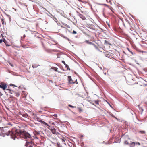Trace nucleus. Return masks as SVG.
Segmentation results:
<instances>
[{
	"label": "nucleus",
	"instance_id": "1",
	"mask_svg": "<svg viewBox=\"0 0 147 147\" xmlns=\"http://www.w3.org/2000/svg\"><path fill=\"white\" fill-rule=\"evenodd\" d=\"M5 134L7 136L10 135L11 138L14 140H15V138L18 139V136L26 139L30 138L31 137L30 135L26 131L19 129H14L11 131L9 130L8 132H5Z\"/></svg>",
	"mask_w": 147,
	"mask_h": 147
},
{
	"label": "nucleus",
	"instance_id": "2",
	"mask_svg": "<svg viewBox=\"0 0 147 147\" xmlns=\"http://www.w3.org/2000/svg\"><path fill=\"white\" fill-rule=\"evenodd\" d=\"M67 80L68 84H69L74 83H76V84H77L78 83L77 79L74 80L72 78L71 76H68Z\"/></svg>",
	"mask_w": 147,
	"mask_h": 147
},
{
	"label": "nucleus",
	"instance_id": "3",
	"mask_svg": "<svg viewBox=\"0 0 147 147\" xmlns=\"http://www.w3.org/2000/svg\"><path fill=\"white\" fill-rule=\"evenodd\" d=\"M124 144H125L129 145L130 147H135L136 143L134 142L131 141L129 142L125 140L124 142Z\"/></svg>",
	"mask_w": 147,
	"mask_h": 147
},
{
	"label": "nucleus",
	"instance_id": "4",
	"mask_svg": "<svg viewBox=\"0 0 147 147\" xmlns=\"http://www.w3.org/2000/svg\"><path fill=\"white\" fill-rule=\"evenodd\" d=\"M48 126L49 127L48 128L51 130L53 134L56 135H59L60 134L59 132L56 131V129L54 128H51L49 125Z\"/></svg>",
	"mask_w": 147,
	"mask_h": 147
},
{
	"label": "nucleus",
	"instance_id": "5",
	"mask_svg": "<svg viewBox=\"0 0 147 147\" xmlns=\"http://www.w3.org/2000/svg\"><path fill=\"white\" fill-rule=\"evenodd\" d=\"M7 87V84L3 82H1L0 83V88H1L3 90H5L6 89Z\"/></svg>",
	"mask_w": 147,
	"mask_h": 147
},
{
	"label": "nucleus",
	"instance_id": "6",
	"mask_svg": "<svg viewBox=\"0 0 147 147\" xmlns=\"http://www.w3.org/2000/svg\"><path fill=\"white\" fill-rule=\"evenodd\" d=\"M36 118L37 120L38 121L40 122L41 123H42L43 124L45 125H46L47 126H49V125L45 121H42L40 118L38 117H36Z\"/></svg>",
	"mask_w": 147,
	"mask_h": 147
},
{
	"label": "nucleus",
	"instance_id": "7",
	"mask_svg": "<svg viewBox=\"0 0 147 147\" xmlns=\"http://www.w3.org/2000/svg\"><path fill=\"white\" fill-rule=\"evenodd\" d=\"M25 146H26L27 147H31L32 146V144L31 142H27Z\"/></svg>",
	"mask_w": 147,
	"mask_h": 147
},
{
	"label": "nucleus",
	"instance_id": "8",
	"mask_svg": "<svg viewBox=\"0 0 147 147\" xmlns=\"http://www.w3.org/2000/svg\"><path fill=\"white\" fill-rule=\"evenodd\" d=\"M105 5L107 7H108L109 9H110L111 10V11H112V12L113 13H114V9H113V8L111 6H109V5H107V4H105Z\"/></svg>",
	"mask_w": 147,
	"mask_h": 147
},
{
	"label": "nucleus",
	"instance_id": "9",
	"mask_svg": "<svg viewBox=\"0 0 147 147\" xmlns=\"http://www.w3.org/2000/svg\"><path fill=\"white\" fill-rule=\"evenodd\" d=\"M79 15L80 17L81 18H82L83 20H84L86 19V18L85 16H83V15H82L81 14H79Z\"/></svg>",
	"mask_w": 147,
	"mask_h": 147
},
{
	"label": "nucleus",
	"instance_id": "10",
	"mask_svg": "<svg viewBox=\"0 0 147 147\" xmlns=\"http://www.w3.org/2000/svg\"><path fill=\"white\" fill-rule=\"evenodd\" d=\"M51 68L56 71L58 72L59 73H60L58 71V68L54 67H51Z\"/></svg>",
	"mask_w": 147,
	"mask_h": 147
},
{
	"label": "nucleus",
	"instance_id": "11",
	"mask_svg": "<svg viewBox=\"0 0 147 147\" xmlns=\"http://www.w3.org/2000/svg\"><path fill=\"white\" fill-rule=\"evenodd\" d=\"M7 90L8 91V92L11 94L14 93V91L13 90H11L9 89H7L6 90Z\"/></svg>",
	"mask_w": 147,
	"mask_h": 147
},
{
	"label": "nucleus",
	"instance_id": "12",
	"mask_svg": "<svg viewBox=\"0 0 147 147\" xmlns=\"http://www.w3.org/2000/svg\"><path fill=\"white\" fill-rule=\"evenodd\" d=\"M14 93L15 94L16 96L17 97L19 96L20 95V93L18 92H14Z\"/></svg>",
	"mask_w": 147,
	"mask_h": 147
},
{
	"label": "nucleus",
	"instance_id": "13",
	"mask_svg": "<svg viewBox=\"0 0 147 147\" xmlns=\"http://www.w3.org/2000/svg\"><path fill=\"white\" fill-rule=\"evenodd\" d=\"M22 116L24 117L28 118V116L27 114H24L22 115Z\"/></svg>",
	"mask_w": 147,
	"mask_h": 147
},
{
	"label": "nucleus",
	"instance_id": "14",
	"mask_svg": "<svg viewBox=\"0 0 147 147\" xmlns=\"http://www.w3.org/2000/svg\"><path fill=\"white\" fill-rule=\"evenodd\" d=\"M138 133H140L142 134H144L145 133V131H139Z\"/></svg>",
	"mask_w": 147,
	"mask_h": 147
},
{
	"label": "nucleus",
	"instance_id": "15",
	"mask_svg": "<svg viewBox=\"0 0 147 147\" xmlns=\"http://www.w3.org/2000/svg\"><path fill=\"white\" fill-rule=\"evenodd\" d=\"M65 67L67 68V70H70V68H69V66L67 64H66L65 65Z\"/></svg>",
	"mask_w": 147,
	"mask_h": 147
},
{
	"label": "nucleus",
	"instance_id": "16",
	"mask_svg": "<svg viewBox=\"0 0 147 147\" xmlns=\"http://www.w3.org/2000/svg\"><path fill=\"white\" fill-rule=\"evenodd\" d=\"M96 49H98V47L95 44L92 43V44Z\"/></svg>",
	"mask_w": 147,
	"mask_h": 147
},
{
	"label": "nucleus",
	"instance_id": "17",
	"mask_svg": "<svg viewBox=\"0 0 147 147\" xmlns=\"http://www.w3.org/2000/svg\"><path fill=\"white\" fill-rule=\"evenodd\" d=\"M105 43H106V44H108L110 45H111V44L109 43L107 41V40H105Z\"/></svg>",
	"mask_w": 147,
	"mask_h": 147
},
{
	"label": "nucleus",
	"instance_id": "18",
	"mask_svg": "<svg viewBox=\"0 0 147 147\" xmlns=\"http://www.w3.org/2000/svg\"><path fill=\"white\" fill-rule=\"evenodd\" d=\"M131 81H133L134 82H133V84H131V83H130V82H129V85H132L133 84H135V82L134 81V80H132Z\"/></svg>",
	"mask_w": 147,
	"mask_h": 147
},
{
	"label": "nucleus",
	"instance_id": "19",
	"mask_svg": "<svg viewBox=\"0 0 147 147\" xmlns=\"http://www.w3.org/2000/svg\"><path fill=\"white\" fill-rule=\"evenodd\" d=\"M68 106L70 107H71V108H75L76 107L75 106H73L70 105H68Z\"/></svg>",
	"mask_w": 147,
	"mask_h": 147
},
{
	"label": "nucleus",
	"instance_id": "20",
	"mask_svg": "<svg viewBox=\"0 0 147 147\" xmlns=\"http://www.w3.org/2000/svg\"><path fill=\"white\" fill-rule=\"evenodd\" d=\"M10 86H14V87H16V86L14 84H10Z\"/></svg>",
	"mask_w": 147,
	"mask_h": 147
},
{
	"label": "nucleus",
	"instance_id": "21",
	"mask_svg": "<svg viewBox=\"0 0 147 147\" xmlns=\"http://www.w3.org/2000/svg\"><path fill=\"white\" fill-rule=\"evenodd\" d=\"M3 41L6 44V42H7V41L5 39H4L3 40Z\"/></svg>",
	"mask_w": 147,
	"mask_h": 147
},
{
	"label": "nucleus",
	"instance_id": "22",
	"mask_svg": "<svg viewBox=\"0 0 147 147\" xmlns=\"http://www.w3.org/2000/svg\"><path fill=\"white\" fill-rule=\"evenodd\" d=\"M98 102H99V101L98 100L95 101V103L97 104H98Z\"/></svg>",
	"mask_w": 147,
	"mask_h": 147
},
{
	"label": "nucleus",
	"instance_id": "23",
	"mask_svg": "<svg viewBox=\"0 0 147 147\" xmlns=\"http://www.w3.org/2000/svg\"><path fill=\"white\" fill-rule=\"evenodd\" d=\"M78 109L80 112L82 111V109L81 108H79Z\"/></svg>",
	"mask_w": 147,
	"mask_h": 147
},
{
	"label": "nucleus",
	"instance_id": "24",
	"mask_svg": "<svg viewBox=\"0 0 147 147\" xmlns=\"http://www.w3.org/2000/svg\"><path fill=\"white\" fill-rule=\"evenodd\" d=\"M86 42H87V43H89L90 44H92V43L91 42H89V41H87V40H86Z\"/></svg>",
	"mask_w": 147,
	"mask_h": 147
},
{
	"label": "nucleus",
	"instance_id": "25",
	"mask_svg": "<svg viewBox=\"0 0 147 147\" xmlns=\"http://www.w3.org/2000/svg\"><path fill=\"white\" fill-rule=\"evenodd\" d=\"M72 33L74 34H76L77 33V32L76 31H75L74 30H73Z\"/></svg>",
	"mask_w": 147,
	"mask_h": 147
},
{
	"label": "nucleus",
	"instance_id": "26",
	"mask_svg": "<svg viewBox=\"0 0 147 147\" xmlns=\"http://www.w3.org/2000/svg\"><path fill=\"white\" fill-rule=\"evenodd\" d=\"M57 147H62L61 146H60L58 143H57Z\"/></svg>",
	"mask_w": 147,
	"mask_h": 147
},
{
	"label": "nucleus",
	"instance_id": "27",
	"mask_svg": "<svg viewBox=\"0 0 147 147\" xmlns=\"http://www.w3.org/2000/svg\"><path fill=\"white\" fill-rule=\"evenodd\" d=\"M135 143H136V144L138 145H140V144L139 142H137Z\"/></svg>",
	"mask_w": 147,
	"mask_h": 147
},
{
	"label": "nucleus",
	"instance_id": "28",
	"mask_svg": "<svg viewBox=\"0 0 147 147\" xmlns=\"http://www.w3.org/2000/svg\"><path fill=\"white\" fill-rule=\"evenodd\" d=\"M62 63H63V64H64L65 65L66 64L65 63V61H62Z\"/></svg>",
	"mask_w": 147,
	"mask_h": 147
},
{
	"label": "nucleus",
	"instance_id": "29",
	"mask_svg": "<svg viewBox=\"0 0 147 147\" xmlns=\"http://www.w3.org/2000/svg\"><path fill=\"white\" fill-rule=\"evenodd\" d=\"M3 41V40L2 39L0 40V43H1Z\"/></svg>",
	"mask_w": 147,
	"mask_h": 147
},
{
	"label": "nucleus",
	"instance_id": "30",
	"mask_svg": "<svg viewBox=\"0 0 147 147\" xmlns=\"http://www.w3.org/2000/svg\"><path fill=\"white\" fill-rule=\"evenodd\" d=\"M128 50L132 54H133V53H132V52L131 51H129V49H128Z\"/></svg>",
	"mask_w": 147,
	"mask_h": 147
},
{
	"label": "nucleus",
	"instance_id": "31",
	"mask_svg": "<svg viewBox=\"0 0 147 147\" xmlns=\"http://www.w3.org/2000/svg\"><path fill=\"white\" fill-rule=\"evenodd\" d=\"M109 3H110V4L111 5H112V3L111 2V1H109Z\"/></svg>",
	"mask_w": 147,
	"mask_h": 147
},
{
	"label": "nucleus",
	"instance_id": "32",
	"mask_svg": "<svg viewBox=\"0 0 147 147\" xmlns=\"http://www.w3.org/2000/svg\"><path fill=\"white\" fill-rule=\"evenodd\" d=\"M30 114L31 115H34L33 113L32 112H31Z\"/></svg>",
	"mask_w": 147,
	"mask_h": 147
},
{
	"label": "nucleus",
	"instance_id": "33",
	"mask_svg": "<svg viewBox=\"0 0 147 147\" xmlns=\"http://www.w3.org/2000/svg\"><path fill=\"white\" fill-rule=\"evenodd\" d=\"M7 128H5L3 130V131H4L5 130H6V129H7Z\"/></svg>",
	"mask_w": 147,
	"mask_h": 147
},
{
	"label": "nucleus",
	"instance_id": "34",
	"mask_svg": "<svg viewBox=\"0 0 147 147\" xmlns=\"http://www.w3.org/2000/svg\"><path fill=\"white\" fill-rule=\"evenodd\" d=\"M2 95V94L0 92V96H1Z\"/></svg>",
	"mask_w": 147,
	"mask_h": 147
},
{
	"label": "nucleus",
	"instance_id": "35",
	"mask_svg": "<svg viewBox=\"0 0 147 147\" xmlns=\"http://www.w3.org/2000/svg\"><path fill=\"white\" fill-rule=\"evenodd\" d=\"M79 1H80V2H82V1H81V0H78Z\"/></svg>",
	"mask_w": 147,
	"mask_h": 147
},
{
	"label": "nucleus",
	"instance_id": "36",
	"mask_svg": "<svg viewBox=\"0 0 147 147\" xmlns=\"http://www.w3.org/2000/svg\"><path fill=\"white\" fill-rule=\"evenodd\" d=\"M67 27L68 28H70V27H69V26H67Z\"/></svg>",
	"mask_w": 147,
	"mask_h": 147
},
{
	"label": "nucleus",
	"instance_id": "37",
	"mask_svg": "<svg viewBox=\"0 0 147 147\" xmlns=\"http://www.w3.org/2000/svg\"><path fill=\"white\" fill-rule=\"evenodd\" d=\"M6 45L7 46H9V45H7V44H6Z\"/></svg>",
	"mask_w": 147,
	"mask_h": 147
},
{
	"label": "nucleus",
	"instance_id": "38",
	"mask_svg": "<svg viewBox=\"0 0 147 147\" xmlns=\"http://www.w3.org/2000/svg\"><path fill=\"white\" fill-rule=\"evenodd\" d=\"M3 134V133H1L0 134V135H1V134Z\"/></svg>",
	"mask_w": 147,
	"mask_h": 147
},
{
	"label": "nucleus",
	"instance_id": "39",
	"mask_svg": "<svg viewBox=\"0 0 147 147\" xmlns=\"http://www.w3.org/2000/svg\"><path fill=\"white\" fill-rule=\"evenodd\" d=\"M1 20L2 21H3V19H2Z\"/></svg>",
	"mask_w": 147,
	"mask_h": 147
},
{
	"label": "nucleus",
	"instance_id": "40",
	"mask_svg": "<svg viewBox=\"0 0 147 147\" xmlns=\"http://www.w3.org/2000/svg\"><path fill=\"white\" fill-rule=\"evenodd\" d=\"M54 115V116H55V115Z\"/></svg>",
	"mask_w": 147,
	"mask_h": 147
},
{
	"label": "nucleus",
	"instance_id": "41",
	"mask_svg": "<svg viewBox=\"0 0 147 147\" xmlns=\"http://www.w3.org/2000/svg\"><path fill=\"white\" fill-rule=\"evenodd\" d=\"M108 26L109 27H110V25H109Z\"/></svg>",
	"mask_w": 147,
	"mask_h": 147
}]
</instances>
